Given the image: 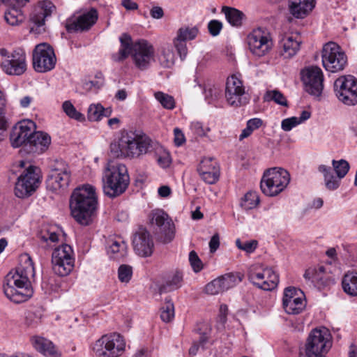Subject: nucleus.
Returning a JSON list of instances; mask_svg holds the SVG:
<instances>
[{
    "instance_id": "f257e3e1",
    "label": "nucleus",
    "mask_w": 357,
    "mask_h": 357,
    "mask_svg": "<svg viewBox=\"0 0 357 357\" xmlns=\"http://www.w3.org/2000/svg\"><path fill=\"white\" fill-rule=\"evenodd\" d=\"M35 275L33 262L27 253L20 257V264L15 272H9L4 280L5 296L15 303H21L29 299L33 293L30 278Z\"/></svg>"
},
{
    "instance_id": "f03ea898",
    "label": "nucleus",
    "mask_w": 357,
    "mask_h": 357,
    "mask_svg": "<svg viewBox=\"0 0 357 357\" xmlns=\"http://www.w3.org/2000/svg\"><path fill=\"white\" fill-rule=\"evenodd\" d=\"M97 205L95 189L89 185L75 188L71 195V215L81 225L87 226L91 224L96 215Z\"/></svg>"
},
{
    "instance_id": "7ed1b4c3",
    "label": "nucleus",
    "mask_w": 357,
    "mask_h": 357,
    "mask_svg": "<svg viewBox=\"0 0 357 357\" xmlns=\"http://www.w3.org/2000/svg\"><path fill=\"white\" fill-rule=\"evenodd\" d=\"M151 148V140L145 135L125 131L116 142L110 144V154L116 158H137L146 154Z\"/></svg>"
},
{
    "instance_id": "20e7f679",
    "label": "nucleus",
    "mask_w": 357,
    "mask_h": 357,
    "mask_svg": "<svg viewBox=\"0 0 357 357\" xmlns=\"http://www.w3.org/2000/svg\"><path fill=\"white\" fill-rule=\"evenodd\" d=\"M102 181L103 192L109 197L114 198L122 195L130 183L126 165L109 162L104 170Z\"/></svg>"
},
{
    "instance_id": "39448f33",
    "label": "nucleus",
    "mask_w": 357,
    "mask_h": 357,
    "mask_svg": "<svg viewBox=\"0 0 357 357\" xmlns=\"http://www.w3.org/2000/svg\"><path fill=\"white\" fill-rule=\"evenodd\" d=\"M290 181L289 172L281 167L266 169L260 182L261 192L266 196L275 197L282 192Z\"/></svg>"
},
{
    "instance_id": "423d86ee",
    "label": "nucleus",
    "mask_w": 357,
    "mask_h": 357,
    "mask_svg": "<svg viewBox=\"0 0 357 357\" xmlns=\"http://www.w3.org/2000/svg\"><path fill=\"white\" fill-rule=\"evenodd\" d=\"M330 335L326 328L313 329L309 334L304 352H300L299 357H326L331 347Z\"/></svg>"
},
{
    "instance_id": "0eeeda50",
    "label": "nucleus",
    "mask_w": 357,
    "mask_h": 357,
    "mask_svg": "<svg viewBox=\"0 0 357 357\" xmlns=\"http://www.w3.org/2000/svg\"><path fill=\"white\" fill-rule=\"evenodd\" d=\"M126 349L125 340L120 334L113 333L102 335L94 344L93 350L98 357H119Z\"/></svg>"
},
{
    "instance_id": "6e6552de",
    "label": "nucleus",
    "mask_w": 357,
    "mask_h": 357,
    "mask_svg": "<svg viewBox=\"0 0 357 357\" xmlns=\"http://www.w3.org/2000/svg\"><path fill=\"white\" fill-rule=\"evenodd\" d=\"M50 174L46 183L52 191L66 190L70 182L71 171L68 165L62 160H55L50 166Z\"/></svg>"
},
{
    "instance_id": "1a4fd4ad",
    "label": "nucleus",
    "mask_w": 357,
    "mask_h": 357,
    "mask_svg": "<svg viewBox=\"0 0 357 357\" xmlns=\"http://www.w3.org/2000/svg\"><path fill=\"white\" fill-rule=\"evenodd\" d=\"M0 55L3 57L0 66L6 74L20 76L26 70V56L24 50L17 48L10 53L6 49L1 48Z\"/></svg>"
},
{
    "instance_id": "9d476101",
    "label": "nucleus",
    "mask_w": 357,
    "mask_h": 357,
    "mask_svg": "<svg viewBox=\"0 0 357 357\" xmlns=\"http://www.w3.org/2000/svg\"><path fill=\"white\" fill-rule=\"evenodd\" d=\"M334 91L337 98L344 105L354 106L357 104V79L351 75H342L334 82Z\"/></svg>"
},
{
    "instance_id": "9b49d317",
    "label": "nucleus",
    "mask_w": 357,
    "mask_h": 357,
    "mask_svg": "<svg viewBox=\"0 0 357 357\" xmlns=\"http://www.w3.org/2000/svg\"><path fill=\"white\" fill-rule=\"evenodd\" d=\"M321 57L324 67L331 73L342 70L347 63L345 53L333 42H329L324 45Z\"/></svg>"
},
{
    "instance_id": "f8f14e48",
    "label": "nucleus",
    "mask_w": 357,
    "mask_h": 357,
    "mask_svg": "<svg viewBox=\"0 0 357 357\" xmlns=\"http://www.w3.org/2000/svg\"><path fill=\"white\" fill-rule=\"evenodd\" d=\"M37 168L30 165L18 177L15 187V195L19 198H26L32 195L40 183Z\"/></svg>"
},
{
    "instance_id": "ddd939ff",
    "label": "nucleus",
    "mask_w": 357,
    "mask_h": 357,
    "mask_svg": "<svg viewBox=\"0 0 357 357\" xmlns=\"http://www.w3.org/2000/svg\"><path fill=\"white\" fill-rule=\"evenodd\" d=\"M155 232L163 238L165 243H169L174 238V225L168 214L161 209L153 210L149 215Z\"/></svg>"
},
{
    "instance_id": "4468645a",
    "label": "nucleus",
    "mask_w": 357,
    "mask_h": 357,
    "mask_svg": "<svg viewBox=\"0 0 357 357\" xmlns=\"http://www.w3.org/2000/svg\"><path fill=\"white\" fill-rule=\"evenodd\" d=\"M56 58L53 48L47 43L37 45L33 52V67L36 72L46 73L56 65Z\"/></svg>"
},
{
    "instance_id": "2eb2a0df",
    "label": "nucleus",
    "mask_w": 357,
    "mask_h": 357,
    "mask_svg": "<svg viewBox=\"0 0 357 357\" xmlns=\"http://www.w3.org/2000/svg\"><path fill=\"white\" fill-rule=\"evenodd\" d=\"M225 98L229 105L236 107L244 105L248 102L243 81L236 75H232L227 79Z\"/></svg>"
},
{
    "instance_id": "dca6fc26",
    "label": "nucleus",
    "mask_w": 357,
    "mask_h": 357,
    "mask_svg": "<svg viewBox=\"0 0 357 357\" xmlns=\"http://www.w3.org/2000/svg\"><path fill=\"white\" fill-rule=\"evenodd\" d=\"M247 40L250 50L257 56L265 55L273 46L270 33L262 28L254 29L248 34Z\"/></svg>"
},
{
    "instance_id": "f3484780",
    "label": "nucleus",
    "mask_w": 357,
    "mask_h": 357,
    "mask_svg": "<svg viewBox=\"0 0 357 357\" xmlns=\"http://www.w3.org/2000/svg\"><path fill=\"white\" fill-rule=\"evenodd\" d=\"M302 80L305 91L310 95L319 97L324 89V75L318 66H310L301 71Z\"/></svg>"
},
{
    "instance_id": "a211bd4d",
    "label": "nucleus",
    "mask_w": 357,
    "mask_h": 357,
    "mask_svg": "<svg viewBox=\"0 0 357 357\" xmlns=\"http://www.w3.org/2000/svg\"><path fill=\"white\" fill-rule=\"evenodd\" d=\"M35 129V123L31 120H23L18 122L12 129L10 140L13 147H23L26 151L29 142L32 130Z\"/></svg>"
},
{
    "instance_id": "6ab92c4d",
    "label": "nucleus",
    "mask_w": 357,
    "mask_h": 357,
    "mask_svg": "<svg viewBox=\"0 0 357 357\" xmlns=\"http://www.w3.org/2000/svg\"><path fill=\"white\" fill-rule=\"evenodd\" d=\"M303 296V291L300 289L293 287L285 288L282 298V305L285 312L289 314L301 313L305 307V302Z\"/></svg>"
},
{
    "instance_id": "aec40b11",
    "label": "nucleus",
    "mask_w": 357,
    "mask_h": 357,
    "mask_svg": "<svg viewBox=\"0 0 357 357\" xmlns=\"http://www.w3.org/2000/svg\"><path fill=\"white\" fill-rule=\"evenodd\" d=\"M153 54L154 49L146 40H142L134 43L132 57L137 68H147L153 60Z\"/></svg>"
},
{
    "instance_id": "412c9836",
    "label": "nucleus",
    "mask_w": 357,
    "mask_h": 357,
    "mask_svg": "<svg viewBox=\"0 0 357 357\" xmlns=\"http://www.w3.org/2000/svg\"><path fill=\"white\" fill-rule=\"evenodd\" d=\"M132 245L135 253L142 257H150L153 252L154 242L150 233L140 227L134 234Z\"/></svg>"
},
{
    "instance_id": "4be33fe9",
    "label": "nucleus",
    "mask_w": 357,
    "mask_h": 357,
    "mask_svg": "<svg viewBox=\"0 0 357 357\" xmlns=\"http://www.w3.org/2000/svg\"><path fill=\"white\" fill-rule=\"evenodd\" d=\"M98 11L91 8L88 12L84 13L74 20L66 22V28L68 32H78L88 31L97 21Z\"/></svg>"
},
{
    "instance_id": "5701e85b",
    "label": "nucleus",
    "mask_w": 357,
    "mask_h": 357,
    "mask_svg": "<svg viewBox=\"0 0 357 357\" xmlns=\"http://www.w3.org/2000/svg\"><path fill=\"white\" fill-rule=\"evenodd\" d=\"M197 171L202 179L208 184H214L220 177V167L214 158L204 157L200 162Z\"/></svg>"
},
{
    "instance_id": "b1692460",
    "label": "nucleus",
    "mask_w": 357,
    "mask_h": 357,
    "mask_svg": "<svg viewBox=\"0 0 357 357\" xmlns=\"http://www.w3.org/2000/svg\"><path fill=\"white\" fill-rule=\"evenodd\" d=\"M29 142L26 152L28 153H41L47 149L50 143V136L43 132H35L32 130V134L29 138Z\"/></svg>"
},
{
    "instance_id": "393cba45",
    "label": "nucleus",
    "mask_w": 357,
    "mask_h": 357,
    "mask_svg": "<svg viewBox=\"0 0 357 357\" xmlns=\"http://www.w3.org/2000/svg\"><path fill=\"white\" fill-rule=\"evenodd\" d=\"M316 0H288V10L295 18L303 19L315 7Z\"/></svg>"
},
{
    "instance_id": "a878e982",
    "label": "nucleus",
    "mask_w": 357,
    "mask_h": 357,
    "mask_svg": "<svg viewBox=\"0 0 357 357\" xmlns=\"http://www.w3.org/2000/svg\"><path fill=\"white\" fill-rule=\"evenodd\" d=\"M54 10L55 6L51 1H43L35 8L30 20L37 28H40L44 26L45 19L50 17Z\"/></svg>"
},
{
    "instance_id": "bb28decb",
    "label": "nucleus",
    "mask_w": 357,
    "mask_h": 357,
    "mask_svg": "<svg viewBox=\"0 0 357 357\" xmlns=\"http://www.w3.org/2000/svg\"><path fill=\"white\" fill-rule=\"evenodd\" d=\"M33 347L46 357H60L61 354L49 340L40 336L31 338Z\"/></svg>"
},
{
    "instance_id": "cd10ccee",
    "label": "nucleus",
    "mask_w": 357,
    "mask_h": 357,
    "mask_svg": "<svg viewBox=\"0 0 357 357\" xmlns=\"http://www.w3.org/2000/svg\"><path fill=\"white\" fill-rule=\"evenodd\" d=\"M300 42L292 36H285L280 41V54L284 59H289L296 54L300 49Z\"/></svg>"
},
{
    "instance_id": "c85d7f7f",
    "label": "nucleus",
    "mask_w": 357,
    "mask_h": 357,
    "mask_svg": "<svg viewBox=\"0 0 357 357\" xmlns=\"http://www.w3.org/2000/svg\"><path fill=\"white\" fill-rule=\"evenodd\" d=\"M121 47L119 52L113 54L114 61L119 62L126 59L130 54L133 53L134 43H132L131 36L128 33H123L120 38Z\"/></svg>"
},
{
    "instance_id": "c756f323",
    "label": "nucleus",
    "mask_w": 357,
    "mask_h": 357,
    "mask_svg": "<svg viewBox=\"0 0 357 357\" xmlns=\"http://www.w3.org/2000/svg\"><path fill=\"white\" fill-rule=\"evenodd\" d=\"M110 107L105 108L101 104H91L88 109L87 117L90 121H99L102 117H108L112 114Z\"/></svg>"
},
{
    "instance_id": "7c9ffc66",
    "label": "nucleus",
    "mask_w": 357,
    "mask_h": 357,
    "mask_svg": "<svg viewBox=\"0 0 357 357\" xmlns=\"http://www.w3.org/2000/svg\"><path fill=\"white\" fill-rule=\"evenodd\" d=\"M222 12L225 14L227 22L231 26L238 27L242 25L243 20L245 18V15L243 12L228 6H223Z\"/></svg>"
},
{
    "instance_id": "2f4dec72",
    "label": "nucleus",
    "mask_w": 357,
    "mask_h": 357,
    "mask_svg": "<svg viewBox=\"0 0 357 357\" xmlns=\"http://www.w3.org/2000/svg\"><path fill=\"white\" fill-rule=\"evenodd\" d=\"M344 291L351 296H357V272H348L342 282Z\"/></svg>"
},
{
    "instance_id": "473e14b6",
    "label": "nucleus",
    "mask_w": 357,
    "mask_h": 357,
    "mask_svg": "<svg viewBox=\"0 0 357 357\" xmlns=\"http://www.w3.org/2000/svg\"><path fill=\"white\" fill-rule=\"evenodd\" d=\"M72 248L67 244H63L55 248L52 255V261H75Z\"/></svg>"
},
{
    "instance_id": "72a5a7b5",
    "label": "nucleus",
    "mask_w": 357,
    "mask_h": 357,
    "mask_svg": "<svg viewBox=\"0 0 357 357\" xmlns=\"http://www.w3.org/2000/svg\"><path fill=\"white\" fill-rule=\"evenodd\" d=\"M108 252L111 255V257L114 259H119L123 258L127 254V245L120 238L112 240Z\"/></svg>"
},
{
    "instance_id": "f704fd0d",
    "label": "nucleus",
    "mask_w": 357,
    "mask_h": 357,
    "mask_svg": "<svg viewBox=\"0 0 357 357\" xmlns=\"http://www.w3.org/2000/svg\"><path fill=\"white\" fill-rule=\"evenodd\" d=\"M4 20L11 26H17L24 21V17L20 8L10 6L4 13Z\"/></svg>"
},
{
    "instance_id": "c9c22d12",
    "label": "nucleus",
    "mask_w": 357,
    "mask_h": 357,
    "mask_svg": "<svg viewBox=\"0 0 357 357\" xmlns=\"http://www.w3.org/2000/svg\"><path fill=\"white\" fill-rule=\"evenodd\" d=\"M265 279L262 281L261 289L265 291L274 289L278 284L279 275L271 268H264Z\"/></svg>"
},
{
    "instance_id": "e433bc0d",
    "label": "nucleus",
    "mask_w": 357,
    "mask_h": 357,
    "mask_svg": "<svg viewBox=\"0 0 357 357\" xmlns=\"http://www.w3.org/2000/svg\"><path fill=\"white\" fill-rule=\"evenodd\" d=\"M75 261H52V269L55 274L63 277L68 275L73 269Z\"/></svg>"
},
{
    "instance_id": "4c0bfd02",
    "label": "nucleus",
    "mask_w": 357,
    "mask_h": 357,
    "mask_svg": "<svg viewBox=\"0 0 357 357\" xmlns=\"http://www.w3.org/2000/svg\"><path fill=\"white\" fill-rule=\"evenodd\" d=\"M259 202V197L257 192L249 191L242 197L240 205L243 209L248 211L257 207Z\"/></svg>"
},
{
    "instance_id": "58836bf2",
    "label": "nucleus",
    "mask_w": 357,
    "mask_h": 357,
    "mask_svg": "<svg viewBox=\"0 0 357 357\" xmlns=\"http://www.w3.org/2000/svg\"><path fill=\"white\" fill-rule=\"evenodd\" d=\"M219 278L221 282L222 289H223V291L235 287L242 280L239 274L232 273L225 274L220 277Z\"/></svg>"
},
{
    "instance_id": "ea45409f",
    "label": "nucleus",
    "mask_w": 357,
    "mask_h": 357,
    "mask_svg": "<svg viewBox=\"0 0 357 357\" xmlns=\"http://www.w3.org/2000/svg\"><path fill=\"white\" fill-rule=\"evenodd\" d=\"M160 317L165 322L171 321L174 317V306L171 298L167 297L160 308Z\"/></svg>"
},
{
    "instance_id": "a19ab883",
    "label": "nucleus",
    "mask_w": 357,
    "mask_h": 357,
    "mask_svg": "<svg viewBox=\"0 0 357 357\" xmlns=\"http://www.w3.org/2000/svg\"><path fill=\"white\" fill-rule=\"evenodd\" d=\"M158 61L161 66L165 68H171L174 63V54L169 47L162 48L158 55Z\"/></svg>"
},
{
    "instance_id": "79ce46f5",
    "label": "nucleus",
    "mask_w": 357,
    "mask_h": 357,
    "mask_svg": "<svg viewBox=\"0 0 357 357\" xmlns=\"http://www.w3.org/2000/svg\"><path fill=\"white\" fill-rule=\"evenodd\" d=\"M62 108L66 114L70 119H75L79 122L85 121L84 115L78 112L72 102L66 100L63 102Z\"/></svg>"
},
{
    "instance_id": "37998d69",
    "label": "nucleus",
    "mask_w": 357,
    "mask_h": 357,
    "mask_svg": "<svg viewBox=\"0 0 357 357\" xmlns=\"http://www.w3.org/2000/svg\"><path fill=\"white\" fill-rule=\"evenodd\" d=\"M154 97L166 109H173L176 106L174 98L167 93L157 91L154 93Z\"/></svg>"
},
{
    "instance_id": "c03bdc74",
    "label": "nucleus",
    "mask_w": 357,
    "mask_h": 357,
    "mask_svg": "<svg viewBox=\"0 0 357 357\" xmlns=\"http://www.w3.org/2000/svg\"><path fill=\"white\" fill-rule=\"evenodd\" d=\"M198 33L199 29L197 26H183L178 30L176 38L186 42L195 39Z\"/></svg>"
},
{
    "instance_id": "a18cd8bd",
    "label": "nucleus",
    "mask_w": 357,
    "mask_h": 357,
    "mask_svg": "<svg viewBox=\"0 0 357 357\" xmlns=\"http://www.w3.org/2000/svg\"><path fill=\"white\" fill-rule=\"evenodd\" d=\"M265 101H274L282 106H288V102L284 96L278 90L268 91L264 95Z\"/></svg>"
},
{
    "instance_id": "49530a36",
    "label": "nucleus",
    "mask_w": 357,
    "mask_h": 357,
    "mask_svg": "<svg viewBox=\"0 0 357 357\" xmlns=\"http://www.w3.org/2000/svg\"><path fill=\"white\" fill-rule=\"evenodd\" d=\"M332 165L339 179L344 178L347 175L350 167L349 162L344 159L337 161L333 160Z\"/></svg>"
},
{
    "instance_id": "de8ad7c7",
    "label": "nucleus",
    "mask_w": 357,
    "mask_h": 357,
    "mask_svg": "<svg viewBox=\"0 0 357 357\" xmlns=\"http://www.w3.org/2000/svg\"><path fill=\"white\" fill-rule=\"evenodd\" d=\"M132 275V268L129 265H121L118 270V277L121 282H128Z\"/></svg>"
},
{
    "instance_id": "09e8293b",
    "label": "nucleus",
    "mask_w": 357,
    "mask_h": 357,
    "mask_svg": "<svg viewBox=\"0 0 357 357\" xmlns=\"http://www.w3.org/2000/svg\"><path fill=\"white\" fill-rule=\"evenodd\" d=\"M189 261L195 273L200 272L204 268L202 260L194 250L190 251L189 253Z\"/></svg>"
},
{
    "instance_id": "8fccbe9b",
    "label": "nucleus",
    "mask_w": 357,
    "mask_h": 357,
    "mask_svg": "<svg viewBox=\"0 0 357 357\" xmlns=\"http://www.w3.org/2000/svg\"><path fill=\"white\" fill-rule=\"evenodd\" d=\"M208 332L204 331L202 333H200L199 340L198 342H195L192 346L189 349V354L190 355H195L199 347L203 349L205 348V345L208 342Z\"/></svg>"
},
{
    "instance_id": "3c124183",
    "label": "nucleus",
    "mask_w": 357,
    "mask_h": 357,
    "mask_svg": "<svg viewBox=\"0 0 357 357\" xmlns=\"http://www.w3.org/2000/svg\"><path fill=\"white\" fill-rule=\"evenodd\" d=\"M205 291L211 295H215L223 292L220 278H216L208 283L205 287Z\"/></svg>"
},
{
    "instance_id": "603ef678",
    "label": "nucleus",
    "mask_w": 357,
    "mask_h": 357,
    "mask_svg": "<svg viewBox=\"0 0 357 357\" xmlns=\"http://www.w3.org/2000/svg\"><path fill=\"white\" fill-rule=\"evenodd\" d=\"M265 279L264 269L262 272H256L251 269L248 273V280L254 285L261 289L262 281Z\"/></svg>"
},
{
    "instance_id": "864d4df0",
    "label": "nucleus",
    "mask_w": 357,
    "mask_h": 357,
    "mask_svg": "<svg viewBox=\"0 0 357 357\" xmlns=\"http://www.w3.org/2000/svg\"><path fill=\"white\" fill-rule=\"evenodd\" d=\"M182 280L183 276L181 273L176 272L166 282L167 287H169V290H174L179 288L181 285Z\"/></svg>"
},
{
    "instance_id": "5fc2aeb1",
    "label": "nucleus",
    "mask_w": 357,
    "mask_h": 357,
    "mask_svg": "<svg viewBox=\"0 0 357 357\" xmlns=\"http://www.w3.org/2000/svg\"><path fill=\"white\" fill-rule=\"evenodd\" d=\"M236 245L238 249L244 250L248 253H252L257 248V241L254 240L242 243L240 239H237L236 241Z\"/></svg>"
},
{
    "instance_id": "6e6d98bb",
    "label": "nucleus",
    "mask_w": 357,
    "mask_h": 357,
    "mask_svg": "<svg viewBox=\"0 0 357 357\" xmlns=\"http://www.w3.org/2000/svg\"><path fill=\"white\" fill-rule=\"evenodd\" d=\"M174 45L181 59H184L188 54V49L185 41L181 40L177 38L174 40Z\"/></svg>"
},
{
    "instance_id": "4d7b16f0",
    "label": "nucleus",
    "mask_w": 357,
    "mask_h": 357,
    "mask_svg": "<svg viewBox=\"0 0 357 357\" xmlns=\"http://www.w3.org/2000/svg\"><path fill=\"white\" fill-rule=\"evenodd\" d=\"M222 29V24L217 20H211L208 24V29L210 34L213 36L219 35Z\"/></svg>"
},
{
    "instance_id": "13d9d810",
    "label": "nucleus",
    "mask_w": 357,
    "mask_h": 357,
    "mask_svg": "<svg viewBox=\"0 0 357 357\" xmlns=\"http://www.w3.org/2000/svg\"><path fill=\"white\" fill-rule=\"evenodd\" d=\"M303 277L306 281L310 282L311 283H314V282L321 279V278L319 276L317 270L314 268H309L306 269Z\"/></svg>"
},
{
    "instance_id": "bf43d9fd",
    "label": "nucleus",
    "mask_w": 357,
    "mask_h": 357,
    "mask_svg": "<svg viewBox=\"0 0 357 357\" xmlns=\"http://www.w3.org/2000/svg\"><path fill=\"white\" fill-rule=\"evenodd\" d=\"M97 80H91L85 82L84 87L88 90H91L93 88L98 89H100L104 84L103 76L101 73H99L96 75Z\"/></svg>"
},
{
    "instance_id": "052dcab7",
    "label": "nucleus",
    "mask_w": 357,
    "mask_h": 357,
    "mask_svg": "<svg viewBox=\"0 0 357 357\" xmlns=\"http://www.w3.org/2000/svg\"><path fill=\"white\" fill-rule=\"evenodd\" d=\"M299 124L298 117L293 116L282 120L281 123V128L284 131H290L293 128Z\"/></svg>"
},
{
    "instance_id": "680f3d73",
    "label": "nucleus",
    "mask_w": 357,
    "mask_h": 357,
    "mask_svg": "<svg viewBox=\"0 0 357 357\" xmlns=\"http://www.w3.org/2000/svg\"><path fill=\"white\" fill-rule=\"evenodd\" d=\"M8 128V122L5 116V109H0V142L3 139V134Z\"/></svg>"
},
{
    "instance_id": "e2e57ef3",
    "label": "nucleus",
    "mask_w": 357,
    "mask_h": 357,
    "mask_svg": "<svg viewBox=\"0 0 357 357\" xmlns=\"http://www.w3.org/2000/svg\"><path fill=\"white\" fill-rule=\"evenodd\" d=\"M340 180L338 177L336 178L333 174H331V178L324 179L326 188L329 190H336L340 185Z\"/></svg>"
},
{
    "instance_id": "0e129e2a",
    "label": "nucleus",
    "mask_w": 357,
    "mask_h": 357,
    "mask_svg": "<svg viewBox=\"0 0 357 357\" xmlns=\"http://www.w3.org/2000/svg\"><path fill=\"white\" fill-rule=\"evenodd\" d=\"M174 143L177 146H181L185 141V137L182 131L176 128L174 130Z\"/></svg>"
},
{
    "instance_id": "69168bd1",
    "label": "nucleus",
    "mask_w": 357,
    "mask_h": 357,
    "mask_svg": "<svg viewBox=\"0 0 357 357\" xmlns=\"http://www.w3.org/2000/svg\"><path fill=\"white\" fill-rule=\"evenodd\" d=\"M220 246V237L218 234H215L209 241L210 252H215Z\"/></svg>"
},
{
    "instance_id": "338daca9",
    "label": "nucleus",
    "mask_w": 357,
    "mask_h": 357,
    "mask_svg": "<svg viewBox=\"0 0 357 357\" xmlns=\"http://www.w3.org/2000/svg\"><path fill=\"white\" fill-rule=\"evenodd\" d=\"M157 161L161 167L166 168L169 166L171 163V158L168 153H164L158 158Z\"/></svg>"
},
{
    "instance_id": "774afa93",
    "label": "nucleus",
    "mask_w": 357,
    "mask_h": 357,
    "mask_svg": "<svg viewBox=\"0 0 357 357\" xmlns=\"http://www.w3.org/2000/svg\"><path fill=\"white\" fill-rule=\"evenodd\" d=\"M204 92L205 94V98L208 101V102H211L218 96V91L216 89H213L211 87L208 89L204 88Z\"/></svg>"
}]
</instances>
